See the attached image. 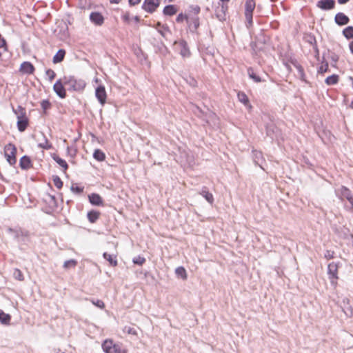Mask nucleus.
<instances>
[{
  "label": "nucleus",
  "instance_id": "obj_1",
  "mask_svg": "<svg viewBox=\"0 0 353 353\" xmlns=\"http://www.w3.org/2000/svg\"><path fill=\"white\" fill-rule=\"evenodd\" d=\"M64 83L65 85L69 86V89L76 92L83 91L85 86L86 83L83 79H77L72 76H65Z\"/></svg>",
  "mask_w": 353,
  "mask_h": 353
},
{
  "label": "nucleus",
  "instance_id": "obj_2",
  "mask_svg": "<svg viewBox=\"0 0 353 353\" xmlns=\"http://www.w3.org/2000/svg\"><path fill=\"white\" fill-rule=\"evenodd\" d=\"M105 353H127L128 350L121 344L115 343L112 339H106L102 344Z\"/></svg>",
  "mask_w": 353,
  "mask_h": 353
},
{
  "label": "nucleus",
  "instance_id": "obj_3",
  "mask_svg": "<svg viewBox=\"0 0 353 353\" xmlns=\"http://www.w3.org/2000/svg\"><path fill=\"white\" fill-rule=\"evenodd\" d=\"M14 112L17 114V124L19 131H25L29 124V120L26 116L25 108L21 106H18L17 109L14 110Z\"/></svg>",
  "mask_w": 353,
  "mask_h": 353
},
{
  "label": "nucleus",
  "instance_id": "obj_4",
  "mask_svg": "<svg viewBox=\"0 0 353 353\" xmlns=\"http://www.w3.org/2000/svg\"><path fill=\"white\" fill-rule=\"evenodd\" d=\"M17 149L14 144L9 143L4 146V157L10 165H14L17 163Z\"/></svg>",
  "mask_w": 353,
  "mask_h": 353
},
{
  "label": "nucleus",
  "instance_id": "obj_5",
  "mask_svg": "<svg viewBox=\"0 0 353 353\" xmlns=\"http://www.w3.org/2000/svg\"><path fill=\"white\" fill-rule=\"evenodd\" d=\"M339 264L334 262L329 263L327 266V274L329 275V279L330 280L331 284L334 288H336L338 285L337 281L339 279Z\"/></svg>",
  "mask_w": 353,
  "mask_h": 353
},
{
  "label": "nucleus",
  "instance_id": "obj_6",
  "mask_svg": "<svg viewBox=\"0 0 353 353\" xmlns=\"http://www.w3.org/2000/svg\"><path fill=\"white\" fill-rule=\"evenodd\" d=\"M256 7L254 0H246L245 3V17L250 26L252 25V14Z\"/></svg>",
  "mask_w": 353,
  "mask_h": 353
},
{
  "label": "nucleus",
  "instance_id": "obj_7",
  "mask_svg": "<svg viewBox=\"0 0 353 353\" xmlns=\"http://www.w3.org/2000/svg\"><path fill=\"white\" fill-rule=\"evenodd\" d=\"M64 85L63 77L62 79H58L53 85V90L61 99H65L67 96Z\"/></svg>",
  "mask_w": 353,
  "mask_h": 353
},
{
  "label": "nucleus",
  "instance_id": "obj_8",
  "mask_svg": "<svg viewBox=\"0 0 353 353\" xmlns=\"http://www.w3.org/2000/svg\"><path fill=\"white\" fill-rule=\"evenodd\" d=\"M174 45H175L177 50L179 52L180 54L183 58H188L190 57L191 52L190 51V49L188 46L186 41H185L183 40L176 41L174 43Z\"/></svg>",
  "mask_w": 353,
  "mask_h": 353
},
{
  "label": "nucleus",
  "instance_id": "obj_9",
  "mask_svg": "<svg viewBox=\"0 0 353 353\" xmlns=\"http://www.w3.org/2000/svg\"><path fill=\"white\" fill-rule=\"evenodd\" d=\"M160 5V0H145L142 8L143 9L149 12H154Z\"/></svg>",
  "mask_w": 353,
  "mask_h": 353
},
{
  "label": "nucleus",
  "instance_id": "obj_10",
  "mask_svg": "<svg viewBox=\"0 0 353 353\" xmlns=\"http://www.w3.org/2000/svg\"><path fill=\"white\" fill-rule=\"evenodd\" d=\"M89 18L90 21L97 26H103L105 21L103 15L99 12H92Z\"/></svg>",
  "mask_w": 353,
  "mask_h": 353
},
{
  "label": "nucleus",
  "instance_id": "obj_11",
  "mask_svg": "<svg viewBox=\"0 0 353 353\" xmlns=\"http://www.w3.org/2000/svg\"><path fill=\"white\" fill-rule=\"evenodd\" d=\"M95 96L102 105L106 103L107 93L103 85H99L96 88Z\"/></svg>",
  "mask_w": 353,
  "mask_h": 353
},
{
  "label": "nucleus",
  "instance_id": "obj_12",
  "mask_svg": "<svg viewBox=\"0 0 353 353\" xmlns=\"http://www.w3.org/2000/svg\"><path fill=\"white\" fill-rule=\"evenodd\" d=\"M34 71V66L29 61H24L20 65L19 72L23 74H33Z\"/></svg>",
  "mask_w": 353,
  "mask_h": 353
},
{
  "label": "nucleus",
  "instance_id": "obj_13",
  "mask_svg": "<svg viewBox=\"0 0 353 353\" xmlns=\"http://www.w3.org/2000/svg\"><path fill=\"white\" fill-rule=\"evenodd\" d=\"M238 100L243 103L249 111H251L252 109V105H251L249 98L248 95L243 91H239L237 93Z\"/></svg>",
  "mask_w": 353,
  "mask_h": 353
},
{
  "label": "nucleus",
  "instance_id": "obj_14",
  "mask_svg": "<svg viewBox=\"0 0 353 353\" xmlns=\"http://www.w3.org/2000/svg\"><path fill=\"white\" fill-rule=\"evenodd\" d=\"M89 201L93 205L103 206L104 201L102 197L97 193H92L88 196Z\"/></svg>",
  "mask_w": 353,
  "mask_h": 353
},
{
  "label": "nucleus",
  "instance_id": "obj_15",
  "mask_svg": "<svg viewBox=\"0 0 353 353\" xmlns=\"http://www.w3.org/2000/svg\"><path fill=\"white\" fill-rule=\"evenodd\" d=\"M19 166L22 170H29L32 168L33 164L28 156H23L19 160Z\"/></svg>",
  "mask_w": 353,
  "mask_h": 353
},
{
  "label": "nucleus",
  "instance_id": "obj_16",
  "mask_svg": "<svg viewBox=\"0 0 353 353\" xmlns=\"http://www.w3.org/2000/svg\"><path fill=\"white\" fill-rule=\"evenodd\" d=\"M335 2L334 0H321L318 2L317 6L323 10H330L334 8Z\"/></svg>",
  "mask_w": 353,
  "mask_h": 353
},
{
  "label": "nucleus",
  "instance_id": "obj_17",
  "mask_svg": "<svg viewBox=\"0 0 353 353\" xmlns=\"http://www.w3.org/2000/svg\"><path fill=\"white\" fill-rule=\"evenodd\" d=\"M101 216V212L98 210H92L87 214V217L90 223H94Z\"/></svg>",
  "mask_w": 353,
  "mask_h": 353
},
{
  "label": "nucleus",
  "instance_id": "obj_18",
  "mask_svg": "<svg viewBox=\"0 0 353 353\" xmlns=\"http://www.w3.org/2000/svg\"><path fill=\"white\" fill-rule=\"evenodd\" d=\"M349 18L345 14L339 12L335 16V21L339 26H344L349 23Z\"/></svg>",
  "mask_w": 353,
  "mask_h": 353
},
{
  "label": "nucleus",
  "instance_id": "obj_19",
  "mask_svg": "<svg viewBox=\"0 0 353 353\" xmlns=\"http://www.w3.org/2000/svg\"><path fill=\"white\" fill-rule=\"evenodd\" d=\"M338 192L341 196V199H346L347 200H348V198H350V197H352L353 195L352 194V192L351 190L347 188V187L345 186H341L339 190H338Z\"/></svg>",
  "mask_w": 353,
  "mask_h": 353
},
{
  "label": "nucleus",
  "instance_id": "obj_20",
  "mask_svg": "<svg viewBox=\"0 0 353 353\" xmlns=\"http://www.w3.org/2000/svg\"><path fill=\"white\" fill-rule=\"evenodd\" d=\"M43 140L38 143V147L43 150H50L52 148V144L49 141L46 137L42 134Z\"/></svg>",
  "mask_w": 353,
  "mask_h": 353
},
{
  "label": "nucleus",
  "instance_id": "obj_21",
  "mask_svg": "<svg viewBox=\"0 0 353 353\" xmlns=\"http://www.w3.org/2000/svg\"><path fill=\"white\" fill-rule=\"evenodd\" d=\"M11 316L9 314L5 313L2 310H0V323L5 325L10 324Z\"/></svg>",
  "mask_w": 353,
  "mask_h": 353
},
{
  "label": "nucleus",
  "instance_id": "obj_22",
  "mask_svg": "<svg viewBox=\"0 0 353 353\" xmlns=\"http://www.w3.org/2000/svg\"><path fill=\"white\" fill-rule=\"evenodd\" d=\"M65 50L63 49H60L56 54L53 57L52 61L54 64L61 62L65 57Z\"/></svg>",
  "mask_w": 353,
  "mask_h": 353
},
{
  "label": "nucleus",
  "instance_id": "obj_23",
  "mask_svg": "<svg viewBox=\"0 0 353 353\" xmlns=\"http://www.w3.org/2000/svg\"><path fill=\"white\" fill-rule=\"evenodd\" d=\"M247 72L249 77L252 79L254 82L259 83L263 81L261 78L256 74L254 70L252 68H248Z\"/></svg>",
  "mask_w": 353,
  "mask_h": 353
},
{
  "label": "nucleus",
  "instance_id": "obj_24",
  "mask_svg": "<svg viewBox=\"0 0 353 353\" xmlns=\"http://www.w3.org/2000/svg\"><path fill=\"white\" fill-rule=\"evenodd\" d=\"M52 159L56 161L57 163H58L63 169V171L65 172L68 168V165L67 162L59 157L58 155L54 154L52 156Z\"/></svg>",
  "mask_w": 353,
  "mask_h": 353
},
{
  "label": "nucleus",
  "instance_id": "obj_25",
  "mask_svg": "<svg viewBox=\"0 0 353 353\" xmlns=\"http://www.w3.org/2000/svg\"><path fill=\"white\" fill-rule=\"evenodd\" d=\"M154 28L163 37H165L169 31L168 27L166 25L161 24L160 22H157Z\"/></svg>",
  "mask_w": 353,
  "mask_h": 353
},
{
  "label": "nucleus",
  "instance_id": "obj_26",
  "mask_svg": "<svg viewBox=\"0 0 353 353\" xmlns=\"http://www.w3.org/2000/svg\"><path fill=\"white\" fill-rule=\"evenodd\" d=\"M177 12V8L174 5L166 6L163 9V14L168 16H172Z\"/></svg>",
  "mask_w": 353,
  "mask_h": 353
},
{
  "label": "nucleus",
  "instance_id": "obj_27",
  "mask_svg": "<svg viewBox=\"0 0 353 353\" xmlns=\"http://www.w3.org/2000/svg\"><path fill=\"white\" fill-rule=\"evenodd\" d=\"M103 257L106 259L110 265L116 267L118 264L116 256L111 255L107 252L103 253Z\"/></svg>",
  "mask_w": 353,
  "mask_h": 353
},
{
  "label": "nucleus",
  "instance_id": "obj_28",
  "mask_svg": "<svg viewBox=\"0 0 353 353\" xmlns=\"http://www.w3.org/2000/svg\"><path fill=\"white\" fill-rule=\"evenodd\" d=\"M339 81V76L338 74H332L325 79V83L328 85H336Z\"/></svg>",
  "mask_w": 353,
  "mask_h": 353
},
{
  "label": "nucleus",
  "instance_id": "obj_29",
  "mask_svg": "<svg viewBox=\"0 0 353 353\" xmlns=\"http://www.w3.org/2000/svg\"><path fill=\"white\" fill-rule=\"evenodd\" d=\"M175 273L177 276L181 277L183 280H186L188 279L187 272L185 269L182 266L178 267L175 270Z\"/></svg>",
  "mask_w": 353,
  "mask_h": 353
},
{
  "label": "nucleus",
  "instance_id": "obj_30",
  "mask_svg": "<svg viewBox=\"0 0 353 353\" xmlns=\"http://www.w3.org/2000/svg\"><path fill=\"white\" fill-rule=\"evenodd\" d=\"M93 157L99 161H103L105 159V153L100 149H96L93 153Z\"/></svg>",
  "mask_w": 353,
  "mask_h": 353
},
{
  "label": "nucleus",
  "instance_id": "obj_31",
  "mask_svg": "<svg viewBox=\"0 0 353 353\" xmlns=\"http://www.w3.org/2000/svg\"><path fill=\"white\" fill-rule=\"evenodd\" d=\"M210 203H212L214 202V196L212 193H210L206 188H203L200 193Z\"/></svg>",
  "mask_w": 353,
  "mask_h": 353
},
{
  "label": "nucleus",
  "instance_id": "obj_32",
  "mask_svg": "<svg viewBox=\"0 0 353 353\" xmlns=\"http://www.w3.org/2000/svg\"><path fill=\"white\" fill-rule=\"evenodd\" d=\"M343 34L347 39H353V27L348 26L345 28L343 30Z\"/></svg>",
  "mask_w": 353,
  "mask_h": 353
},
{
  "label": "nucleus",
  "instance_id": "obj_33",
  "mask_svg": "<svg viewBox=\"0 0 353 353\" xmlns=\"http://www.w3.org/2000/svg\"><path fill=\"white\" fill-rule=\"evenodd\" d=\"M13 276L14 277L15 279L19 281H24V276H23V274L22 273V272L18 269V268H15L13 271Z\"/></svg>",
  "mask_w": 353,
  "mask_h": 353
},
{
  "label": "nucleus",
  "instance_id": "obj_34",
  "mask_svg": "<svg viewBox=\"0 0 353 353\" xmlns=\"http://www.w3.org/2000/svg\"><path fill=\"white\" fill-rule=\"evenodd\" d=\"M328 70H329L328 63L327 61L322 62L318 69V73L323 74L327 72Z\"/></svg>",
  "mask_w": 353,
  "mask_h": 353
},
{
  "label": "nucleus",
  "instance_id": "obj_35",
  "mask_svg": "<svg viewBox=\"0 0 353 353\" xmlns=\"http://www.w3.org/2000/svg\"><path fill=\"white\" fill-rule=\"evenodd\" d=\"M77 265V261L74 259H70L66 261L63 263V268L65 269L74 268Z\"/></svg>",
  "mask_w": 353,
  "mask_h": 353
},
{
  "label": "nucleus",
  "instance_id": "obj_36",
  "mask_svg": "<svg viewBox=\"0 0 353 353\" xmlns=\"http://www.w3.org/2000/svg\"><path fill=\"white\" fill-rule=\"evenodd\" d=\"M52 181L54 186L58 189H61L63 187V181L58 176H53Z\"/></svg>",
  "mask_w": 353,
  "mask_h": 353
},
{
  "label": "nucleus",
  "instance_id": "obj_37",
  "mask_svg": "<svg viewBox=\"0 0 353 353\" xmlns=\"http://www.w3.org/2000/svg\"><path fill=\"white\" fill-rule=\"evenodd\" d=\"M46 74L48 77V79L50 82H52L54 78L56 77L55 72L52 69H48L46 71Z\"/></svg>",
  "mask_w": 353,
  "mask_h": 353
},
{
  "label": "nucleus",
  "instance_id": "obj_38",
  "mask_svg": "<svg viewBox=\"0 0 353 353\" xmlns=\"http://www.w3.org/2000/svg\"><path fill=\"white\" fill-rule=\"evenodd\" d=\"M123 332L128 334L137 335V330L134 327H132L130 326H125L123 328Z\"/></svg>",
  "mask_w": 353,
  "mask_h": 353
},
{
  "label": "nucleus",
  "instance_id": "obj_39",
  "mask_svg": "<svg viewBox=\"0 0 353 353\" xmlns=\"http://www.w3.org/2000/svg\"><path fill=\"white\" fill-rule=\"evenodd\" d=\"M145 261H146L145 259L141 256L134 257L132 260V261L134 264H137L139 265H142L143 263H145Z\"/></svg>",
  "mask_w": 353,
  "mask_h": 353
},
{
  "label": "nucleus",
  "instance_id": "obj_40",
  "mask_svg": "<svg viewBox=\"0 0 353 353\" xmlns=\"http://www.w3.org/2000/svg\"><path fill=\"white\" fill-rule=\"evenodd\" d=\"M296 68H297V70L299 72V75L300 76V78L301 79V80L305 81V74L304 72V70H303V67L301 65H297Z\"/></svg>",
  "mask_w": 353,
  "mask_h": 353
},
{
  "label": "nucleus",
  "instance_id": "obj_41",
  "mask_svg": "<svg viewBox=\"0 0 353 353\" xmlns=\"http://www.w3.org/2000/svg\"><path fill=\"white\" fill-rule=\"evenodd\" d=\"M41 106L44 111H46L51 108V103L48 100H43L41 102Z\"/></svg>",
  "mask_w": 353,
  "mask_h": 353
},
{
  "label": "nucleus",
  "instance_id": "obj_42",
  "mask_svg": "<svg viewBox=\"0 0 353 353\" xmlns=\"http://www.w3.org/2000/svg\"><path fill=\"white\" fill-rule=\"evenodd\" d=\"M92 303L95 306L103 309L105 307V303L103 301L97 299V300H92Z\"/></svg>",
  "mask_w": 353,
  "mask_h": 353
},
{
  "label": "nucleus",
  "instance_id": "obj_43",
  "mask_svg": "<svg viewBox=\"0 0 353 353\" xmlns=\"http://www.w3.org/2000/svg\"><path fill=\"white\" fill-rule=\"evenodd\" d=\"M185 20L188 23H190V26H191V23L188 20V17L186 15H183V14H179L176 17L177 22H182Z\"/></svg>",
  "mask_w": 353,
  "mask_h": 353
},
{
  "label": "nucleus",
  "instance_id": "obj_44",
  "mask_svg": "<svg viewBox=\"0 0 353 353\" xmlns=\"http://www.w3.org/2000/svg\"><path fill=\"white\" fill-rule=\"evenodd\" d=\"M71 190L72 192L76 193H81L83 190V188L81 187H79L78 185H72L71 187Z\"/></svg>",
  "mask_w": 353,
  "mask_h": 353
},
{
  "label": "nucleus",
  "instance_id": "obj_45",
  "mask_svg": "<svg viewBox=\"0 0 353 353\" xmlns=\"http://www.w3.org/2000/svg\"><path fill=\"white\" fill-rule=\"evenodd\" d=\"M334 252L332 250H327L325 253V257L327 259H332L334 258Z\"/></svg>",
  "mask_w": 353,
  "mask_h": 353
},
{
  "label": "nucleus",
  "instance_id": "obj_46",
  "mask_svg": "<svg viewBox=\"0 0 353 353\" xmlns=\"http://www.w3.org/2000/svg\"><path fill=\"white\" fill-rule=\"evenodd\" d=\"M122 19L125 23H129L130 21V13L126 12L122 15Z\"/></svg>",
  "mask_w": 353,
  "mask_h": 353
},
{
  "label": "nucleus",
  "instance_id": "obj_47",
  "mask_svg": "<svg viewBox=\"0 0 353 353\" xmlns=\"http://www.w3.org/2000/svg\"><path fill=\"white\" fill-rule=\"evenodd\" d=\"M192 22L194 25V29H196L199 26V19L198 18L192 19Z\"/></svg>",
  "mask_w": 353,
  "mask_h": 353
},
{
  "label": "nucleus",
  "instance_id": "obj_48",
  "mask_svg": "<svg viewBox=\"0 0 353 353\" xmlns=\"http://www.w3.org/2000/svg\"><path fill=\"white\" fill-rule=\"evenodd\" d=\"M141 0H129V3L132 6H135L139 4Z\"/></svg>",
  "mask_w": 353,
  "mask_h": 353
},
{
  "label": "nucleus",
  "instance_id": "obj_49",
  "mask_svg": "<svg viewBox=\"0 0 353 353\" xmlns=\"http://www.w3.org/2000/svg\"><path fill=\"white\" fill-rule=\"evenodd\" d=\"M349 48L351 53L353 54V41L350 43Z\"/></svg>",
  "mask_w": 353,
  "mask_h": 353
},
{
  "label": "nucleus",
  "instance_id": "obj_50",
  "mask_svg": "<svg viewBox=\"0 0 353 353\" xmlns=\"http://www.w3.org/2000/svg\"><path fill=\"white\" fill-rule=\"evenodd\" d=\"M350 0H338L339 3L340 4H344L349 1Z\"/></svg>",
  "mask_w": 353,
  "mask_h": 353
},
{
  "label": "nucleus",
  "instance_id": "obj_51",
  "mask_svg": "<svg viewBox=\"0 0 353 353\" xmlns=\"http://www.w3.org/2000/svg\"><path fill=\"white\" fill-rule=\"evenodd\" d=\"M349 203L351 204L352 205V208L353 209V196L352 197H350V198H348V200Z\"/></svg>",
  "mask_w": 353,
  "mask_h": 353
},
{
  "label": "nucleus",
  "instance_id": "obj_52",
  "mask_svg": "<svg viewBox=\"0 0 353 353\" xmlns=\"http://www.w3.org/2000/svg\"><path fill=\"white\" fill-rule=\"evenodd\" d=\"M220 1H221L222 2V3H223V4H222V7H223V6H224V3H228L230 0H220Z\"/></svg>",
  "mask_w": 353,
  "mask_h": 353
},
{
  "label": "nucleus",
  "instance_id": "obj_53",
  "mask_svg": "<svg viewBox=\"0 0 353 353\" xmlns=\"http://www.w3.org/2000/svg\"><path fill=\"white\" fill-rule=\"evenodd\" d=\"M350 108L353 110V101L350 103Z\"/></svg>",
  "mask_w": 353,
  "mask_h": 353
},
{
  "label": "nucleus",
  "instance_id": "obj_54",
  "mask_svg": "<svg viewBox=\"0 0 353 353\" xmlns=\"http://www.w3.org/2000/svg\"><path fill=\"white\" fill-rule=\"evenodd\" d=\"M350 80H351V81H352V88H353V77H350Z\"/></svg>",
  "mask_w": 353,
  "mask_h": 353
},
{
  "label": "nucleus",
  "instance_id": "obj_55",
  "mask_svg": "<svg viewBox=\"0 0 353 353\" xmlns=\"http://www.w3.org/2000/svg\"><path fill=\"white\" fill-rule=\"evenodd\" d=\"M1 55H2V52H0V57H1Z\"/></svg>",
  "mask_w": 353,
  "mask_h": 353
}]
</instances>
